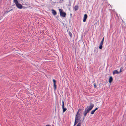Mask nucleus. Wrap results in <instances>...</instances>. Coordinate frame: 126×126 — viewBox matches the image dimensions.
Here are the masks:
<instances>
[{"label": "nucleus", "instance_id": "nucleus-16", "mask_svg": "<svg viewBox=\"0 0 126 126\" xmlns=\"http://www.w3.org/2000/svg\"><path fill=\"white\" fill-rule=\"evenodd\" d=\"M102 45H101V44H100V46H99V48L100 49H102Z\"/></svg>", "mask_w": 126, "mask_h": 126}, {"label": "nucleus", "instance_id": "nucleus-13", "mask_svg": "<svg viewBox=\"0 0 126 126\" xmlns=\"http://www.w3.org/2000/svg\"><path fill=\"white\" fill-rule=\"evenodd\" d=\"M69 34L70 37L71 38L72 36V35L71 33V32L70 31H69Z\"/></svg>", "mask_w": 126, "mask_h": 126}, {"label": "nucleus", "instance_id": "nucleus-15", "mask_svg": "<svg viewBox=\"0 0 126 126\" xmlns=\"http://www.w3.org/2000/svg\"><path fill=\"white\" fill-rule=\"evenodd\" d=\"M77 119H75V121L74 123V126H75L77 123Z\"/></svg>", "mask_w": 126, "mask_h": 126}, {"label": "nucleus", "instance_id": "nucleus-24", "mask_svg": "<svg viewBox=\"0 0 126 126\" xmlns=\"http://www.w3.org/2000/svg\"><path fill=\"white\" fill-rule=\"evenodd\" d=\"M96 53H97V51H96Z\"/></svg>", "mask_w": 126, "mask_h": 126}, {"label": "nucleus", "instance_id": "nucleus-9", "mask_svg": "<svg viewBox=\"0 0 126 126\" xmlns=\"http://www.w3.org/2000/svg\"><path fill=\"white\" fill-rule=\"evenodd\" d=\"M113 79L112 76H111L109 78V82L110 83H111Z\"/></svg>", "mask_w": 126, "mask_h": 126}, {"label": "nucleus", "instance_id": "nucleus-14", "mask_svg": "<svg viewBox=\"0 0 126 126\" xmlns=\"http://www.w3.org/2000/svg\"><path fill=\"white\" fill-rule=\"evenodd\" d=\"M95 111L94 110H92L91 112V114H94Z\"/></svg>", "mask_w": 126, "mask_h": 126}, {"label": "nucleus", "instance_id": "nucleus-3", "mask_svg": "<svg viewBox=\"0 0 126 126\" xmlns=\"http://www.w3.org/2000/svg\"><path fill=\"white\" fill-rule=\"evenodd\" d=\"M94 105L92 103H90V105L89 106H87L86 108V109H87L89 111L92 109L94 107Z\"/></svg>", "mask_w": 126, "mask_h": 126}, {"label": "nucleus", "instance_id": "nucleus-4", "mask_svg": "<svg viewBox=\"0 0 126 126\" xmlns=\"http://www.w3.org/2000/svg\"><path fill=\"white\" fill-rule=\"evenodd\" d=\"M62 108L63 110V112H65L67 109L66 108H64V101L63 100L62 101Z\"/></svg>", "mask_w": 126, "mask_h": 126}, {"label": "nucleus", "instance_id": "nucleus-1", "mask_svg": "<svg viewBox=\"0 0 126 126\" xmlns=\"http://www.w3.org/2000/svg\"><path fill=\"white\" fill-rule=\"evenodd\" d=\"M13 2L15 3L16 6L19 9H21L23 8V6L19 3V1L17 0H13Z\"/></svg>", "mask_w": 126, "mask_h": 126}, {"label": "nucleus", "instance_id": "nucleus-21", "mask_svg": "<svg viewBox=\"0 0 126 126\" xmlns=\"http://www.w3.org/2000/svg\"><path fill=\"white\" fill-rule=\"evenodd\" d=\"M46 126H50V125H46Z\"/></svg>", "mask_w": 126, "mask_h": 126}, {"label": "nucleus", "instance_id": "nucleus-11", "mask_svg": "<svg viewBox=\"0 0 126 126\" xmlns=\"http://www.w3.org/2000/svg\"><path fill=\"white\" fill-rule=\"evenodd\" d=\"M119 72L117 70H114L113 72V74L114 75L116 74H119Z\"/></svg>", "mask_w": 126, "mask_h": 126}, {"label": "nucleus", "instance_id": "nucleus-18", "mask_svg": "<svg viewBox=\"0 0 126 126\" xmlns=\"http://www.w3.org/2000/svg\"><path fill=\"white\" fill-rule=\"evenodd\" d=\"M104 41H101L100 44L103 45Z\"/></svg>", "mask_w": 126, "mask_h": 126}, {"label": "nucleus", "instance_id": "nucleus-17", "mask_svg": "<svg viewBox=\"0 0 126 126\" xmlns=\"http://www.w3.org/2000/svg\"><path fill=\"white\" fill-rule=\"evenodd\" d=\"M81 123H80L79 122L78 123L76 126H80Z\"/></svg>", "mask_w": 126, "mask_h": 126}, {"label": "nucleus", "instance_id": "nucleus-20", "mask_svg": "<svg viewBox=\"0 0 126 126\" xmlns=\"http://www.w3.org/2000/svg\"><path fill=\"white\" fill-rule=\"evenodd\" d=\"M98 109V108H96L94 110L96 111Z\"/></svg>", "mask_w": 126, "mask_h": 126}, {"label": "nucleus", "instance_id": "nucleus-10", "mask_svg": "<svg viewBox=\"0 0 126 126\" xmlns=\"http://www.w3.org/2000/svg\"><path fill=\"white\" fill-rule=\"evenodd\" d=\"M52 13L53 15L54 16L56 15L57 14L55 10H54L53 9H52Z\"/></svg>", "mask_w": 126, "mask_h": 126}, {"label": "nucleus", "instance_id": "nucleus-2", "mask_svg": "<svg viewBox=\"0 0 126 126\" xmlns=\"http://www.w3.org/2000/svg\"><path fill=\"white\" fill-rule=\"evenodd\" d=\"M59 10L60 12V16L63 17H65L66 15V13L63 11V10L61 9H59Z\"/></svg>", "mask_w": 126, "mask_h": 126}, {"label": "nucleus", "instance_id": "nucleus-19", "mask_svg": "<svg viewBox=\"0 0 126 126\" xmlns=\"http://www.w3.org/2000/svg\"><path fill=\"white\" fill-rule=\"evenodd\" d=\"M104 37H103L101 41H104Z\"/></svg>", "mask_w": 126, "mask_h": 126}, {"label": "nucleus", "instance_id": "nucleus-5", "mask_svg": "<svg viewBox=\"0 0 126 126\" xmlns=\"http://www.w3.org/2000/svg\"><path fill=\"white\" fill-rule=\"evenodd\" d=\"M81 109H79L78 112L77 113V115L75 117V119H77V120H78V113L79 112H81ZM80 114H79V115Z\"/></svg>", "mask_w": 126, "mask_h": 126}, {"label": "nucleus", "instance_id": "nucleus-12", "mask_svg": "<svg viewBox=\"0 0 126 126\" xmlns=\"http://www.w3.org/2000/svg\"><path fill=\"white\" fill-rule=\"evenodd\" d=\"M74 10L75 11H76L78 9V6L77 5H76L74 7Z\"/></svg>", "mask_w": 126, "mask_h": 126}, {"label": "nucleus", "instance_id": "nucleus-8", "mask_svg": "<svg viewBox=\"0 0 126 126\" xmlns=\"http://www.w3.org/2000/svg\"><path fill=\"white\" fill-rule=\"evenodd\" d=\"M89 111L87 109H86V108L85 109V111L84 113V116H85L87 113L89 112Z\"/></svg>", "mask_w": 126, "mask_h": 126}, {"label": "nucleus", "instance_id": "nucleus-6", "mask_svg": "<svg viewBox=\"0 0 126 126\" xmlns=\"http://www.w3.org/2000/svg\"><path fill=\"white\" fill-rule=\"evenodd\" d=\"M53 86L54 87V89L55 90L56 88V81L54 79H53Z\"/></svg>", "mask_w": 126, "mask_h": 126}, {"label": "nucleus", "instance_id": "nucleus-23", "mask_svg": "<svg viewBox=\"0 0 126 126\" xmlns=\"http://www.w3.org/2000/svg\"><path fill=\"white\" fill-rule=\"evenodd\" d=\"M94 86L95 87H96V85L95 84L94 85Z\"/></svg>", "mask_w": 126, "mask_h": 126}, {"label": "nucleus", "instance_id": "nucleus-22", "mask_svg": "<svg viewBox=\"0 0 126 126\" xmlns=\"http://www.w3.org/2000/svg\"><path fill=\"white\" fill-rule=\"evenodd\" d=\"M121 72H122V71L121 70V69H120V71L119 72L120 73Z\"/></svg>", "mask_w": 126, "mask_h": 126}, {"label": "nucleus", "instance_id": "nucleus-7", "mask_svg": "<svg viewBox=\"0 0 126 126\" xmlns=\"http://www.w3.org/2000/svg\"><path fill=\"white\" fill-rule=\"evenodd\" d=\"M87 15L86 14H85L84 15L83 19V22H84L86 21V19L87 18Z\"/></svg>", "mask_w": 126, "mask_h": 126}]
</instances>
